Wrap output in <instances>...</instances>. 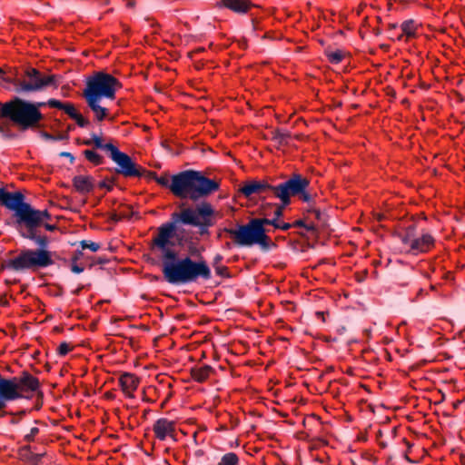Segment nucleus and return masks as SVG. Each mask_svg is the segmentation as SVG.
<instances>
[{
  "mask_svg": "<svg viewBox=\"0 0 465 465\" xmlns=\"http://www.w3.org/2000/svg\"><path fill=\"white\" fill-rule=\"evenodd\" d=\"M180 211L171 213L170 220L161 224L152 239V249L160 252L163 262H205L203 247L197 245L183 226L198 228L201 235L209 233L214 224L213 205L203 201L194 207L179 205Z\"/></svg>",
  "mask_w": 465,
  "mask_h": 465,
  "instance_id": "obj_1",
  "label": "nucleus"
},
{
  "mask_svg": "<svg viewBox=\"0 0 465 465\" xmlns=\"http://www.w3.org/2000/svg\"><path fill=\"white\" fill-rule=\"evenodd\" d=\"M220 183L203 174L202 172L185 170L171 175V193L177 198L197 203L218 191Z\"/></svg>",
  "mask_w": 465,
  "mask_h": 465,
  "instance_id": "obj_2",
  "label": "nucleus"
},
{
  "mask_svg": "<svg viewBox=\"0 0 465 465\" xmlns=\"http://www.w3.org/2000/svg\"><path fill=\"white\" fill-rule=\"evenodd\" d=\"M122 84L110 74L96 72L86 79L83 96L97 122L104 121L108 116V109L100 105L103 97L114 99L116 91Z\"/></svg>",
  "mask_w": 465,
  "mask_h": 465,
  "instance_id": "obj_3",
  "label": "nucleus"
},
{
  "mask_svg": "<svg viewBox=\"0 0 465 465\" xmlns=\"http://www.w3.org/2000/svg\"><path fill=\"white\" fill-rule=\"evenodd\" d=\"M161 271L164 282L174 287L198 284L212 279L208 263H161Z\"/></svg>",
  "mask_w": 465,
  "mask_h": 465,
  "instance_id": "obj_4",
  "label": "nucleus"
},
{
  "mask_svg": "<svg viewBox=\"0 0 465 465\" xmlns=\"http://www.w3.org/2000/svg\"><path fill=\"white\" fill-rule=\"evenodd\" d=\"M0 118H7L19 130L26 131L38 127L44 115L32 102L15 96L8 102L0 103Z\"/></svg>",
  "mask_w": 465,
  "mask_h": 465,
  "instance_id": "obj_5",
  "label": "nucleus"
},
{
  "mask_svg": "<svg viewBox=\"0 0 465 465\" xmlns=\"http://www.w3.org/2000/svg\"><path fill=\"white\" fill-rule=\"evenodd\" d=\"M254 225L250 220L246 224L237 223L234 228H225L224 232L236 246L251 247L257 244L265 252L276 247L275 243H267L261 234L262 231Z\"/></svg>",
  "mask_w": 465,
  "mask_h": 465,
  "instance_id": "obj_6",
  "label": "nucleus"
},
{
  "mask_svg": "<svg viewBox=\"0 0 465 465\" xmlns=\"http://www.w3.org/2000/svg\"><path fill=\"white\" fill-rule=\"evenodd\" d=\"M36 229L25 228V232H21V235L38 244V250H25L16 257L3 262H53L52 252L46 250L49 240L45 235H38Z\"/></svg>",
  "mask_w": 465,
  "mask_h": 465,
  "instance_id": "obj_7",
  "label": "nucleus"
},
{
  "mask_svg": "<svg viewBox=\"0 0 465 465\" xmlns=\"http://www.w3.org/2000/svg\"><path fill=\"white\" fill-rule=\"evenodd\" d=\"M310 185V181L299 173H292L285 182L274 185L273 196L280 199L283 206L291 203V197L303 193Z\"/></svg>",
  "mask_w": 465,
  "mask_h": 465,
  "instance_id": "obj_8",
  "label": "nucleus"
},
{
  "mask_svg": "<svg viewBox=\"0 0 465 465\" xmlns=\"http://www.w3.org/2000/svg\"><path fill=\"white\" fill-rule=\"evenodd\" d=\"M0 204L15 212V224L17 228L22 227L31 205L25 202V195L21 192L11 193L0 187Z\"/></svg>",
  "mask_w": 465,
  "mask_h": 465,
  "instance_id": "obj_9",
  "label": "nucleus"
},
{
  "mask_svg": "<svg viewBox=\"0 0 465 465\" xmlns=\"http://www.w3.org/2000/svg\"><path fill=\"white\" fill-rule=\"evenodd\" d=\"M27 81L15 80V90L21 92H36L49 85H56L54 74L44 75L35 68H29L25 72Z\"/></svg>",
  "mask_w": 465,
  "mask_h": 465,
  "instance_id": "obj_10",
  "label": "nucleus"
},
{
  "mask_svg": "<svg viewBox=\"0 0 465 465\" xmlns=\"http://www.w3.org/2000/svg\"><path fill=\"white\" fill-rule=\"evenodd\" d=\"M112 161L117 165L115 172L124 177H143L144 168L136 164L131 156L115 147L109 154Z\"/></svg>",
  "mask_w": 465,
  "mask_h": 465,
  "instance_id": "obj_11",
  "label": "nucleus"
},
{
  "mask_svg": "<svg viewBox=\"0 0 465 465\" xmlns=\"http://www.w3.org/2000/svg\"><path fill=\"white\" fill-rule=\"evenodd\" d=\"M273 189L274 185L270 184L266 180H252L246 182L239 189V192L247 198L251 197L252 194H264V196H262V199H265L270 194L273 195Z\"/></svg>",
  "mask_w": 465,
  "mask_h": 465,
  "instance_id": "obj_12",
  "label": "nucleus"
},
{
  "mask_svg": "<svg viewBox=\"0 0 465 465\" xmlns=\"http://www.w3.org/2000/svg\"><path fill=\"white\" fill-rule=\"evenodd\" d=\"M50 263H1V271L8 273L5 282L8 284L16 283L19 279L12 277L11 274L15 272H23L31 270L33 272H39L42 267H45Z\"/></svg>",
  "mask_w": 465,
  "mask_h": 465,
  "instance_id": "obj_13",
  "label": "nucleus"
},
{
  "mask_svg": "<svg viewBox=\"0 0 465 465\" xmlns=\"http://www.w3.org/2000/svg\"><path fill=\"white\" fill-rule=\"evenodd\" d=\"M15 385V391L19 395V399L23 397V391H35L39 388V381L28 371H23L21 376L8 379Z\"/></svg>",
  "mask_w": 465,
  "mask_h": 465,
  "instance_id": "obj_14",
  "label": "nucleus"
},
{
  "mask_svg": "<svg viewBox=\"0 0 465 465\" xmlns=\"http://www.w3.org/2000/svg\"><path fill=\"white\" fill-rule=\"evenodd\" d=\"M51 213L45 210H37L30 205L23 226L25 228H38L42 226L44 223L51 220Z\"/></svg>",
  "mask_w": 465,
  "mask_h": 465,
  "instance_id": "obj_15",
  "label": "nucleus"
},
{
  "mask_svg": "<svg viewBox=\"0 0 465 465\" xmlns=\"http://www.w3.org/2000/svg\"><path fill=\"white\" fill-rule=\"evenodd\" d=\"M153 430L160 440H164L167 436L171 437L173 441L177 440L174 435L175 421L173 420H169L165 418L158 419L153 426Z\"/></svg>",
  "mask_w": 465,
  "mask_h": 465,
  "instance_id": "obj_16",
  "label": "nucleus"
},
{
  "mask_svg": "<svg viewBox=\"0 0 465 465\" xmlns=\"http://www.w3.org/2000/svg\"><path fill=\"white\" fill-rule=\"evenodd\" d=\"M433 243L434 240L432 236L429 233H424L420 237H415L410 242L407 252L414 255L426 252L430 250Z\"/></svg>",
  "mask_w": 465,
  "mask_h": 465,
  "instance_id": "obj_17",
  "label": "nucleus"
},
{
  "mask_svg": "<svg viewBox=\"0 0 465 465\" xmlns=\"http://www.w3.org/2000/svg\"><path fill=\"white\" fill-rule=\"evenodd\" d=\"M73 185L79 193L86 194L94 190V179L91 175H75Z\"/></svg>",
  "mask_w": 465,
  "mask_h": 465,
  "instance_id": "obj_18",
  "label": "nucleus"
},
{
  "mask_svg": "<svg viewBox=\"0 0 465 465\" xmlns=\"http://www.w3.org/2000/svg\"><path fill=\"white\" fill-rule=\"evenodd\" d=\"M123 391L128 397H134L133 392L137 389L139 379L132 373L124 372L119 379Z\"/></svg>",
  "mask_w": 465,
  "mask_h": 465,
  "instance_id": "obj_19",
  "label": "nucleus"
},
{
  "mask_svg": "<svg viewBox=\"0 0 465 465\" xmlns=\"http://www.w3.org/2000/svg\"><path fill=\"white\" fill-rule=\"evenodd\" d=\"M19 458L24 462L29 465H39L42 458L45 455V453H33L31 451V446L25 445L19 449L18 451Z\"/></svg>",
  "mask_w": 465,
  "mask_h": 465,
  "instance_id": "obj_20",
  "label": "nucleus"
},
{
  "mask_svg": "<svg viewBox=\"0 0 465 465\" xmlns=\"http://www.w3.org/2000/svg\"><path fill=\"white\" fill-rule=\"evenodd\" d=\"M222 4L237 14H245L252 6L251 0H222Z\"/></svg>",
  "mask_w": 465,
  "mask_h": 465,
  "instance_id": "obj_21",
  "label": "nucleus"
},
{
  "mask_svg": "<svg viewBox=\"0 0 465 465\" xmlns=\"http://www.w3.org/2000/svg\"><path fill=\"white\" fill-rule=\"evenodd\" d=\"M79 260H92V262H123V259H118L115 256H106L102 255L98 256L96 259H93L92 257H89L85 254V251L76 250L71 258L70 262H78Z\"/></svg>",
  "mask_w": 465,
  "mask_h": 465,
  "instance_id": "obj_22",
  "label": "nucleus"
},
{
  "mask_svg": "<svg viewBox=\"0 0 465 465\" xmlns=\"http://www.w3.org/2000/svg\"><path fill=\"white\" fill-rule=\"evenodd\" d=\"M214 370L210 365H203L202 367H193L191 369V376L197 382H204Z\"/></svg>",
  "mask_w": 465,
  "mask_h": 465,
  "instance_id": "obj_23",
  "label": "nucleus"
},
{
  "mask_svg": "<svg viewBox=\"0 0 465 465\" xmlns=\"http://www.w3.org/2000/svg\"><path fill=\"white\" fill-rule=\"evenodd\" d=\"M84 145H94L96 149H101L109 152L111 153L116 147L112 143H104L102 138L96 134H92L90 139H85L82 142Z\"/></svg>",
  "mask_w": 465,
  "mask_h": 465,
  "instance_id": "obj_24",
  "label": "nucleus"
},
{
  "mask_svg": "<svg viewBox=\"0 0 465 465\" xmlns=\"http://www.w3.org/2000/svg\"><path fill=\"white\" fill-rule=\"evenodd\" d=\"M47 104L49 107L63 110L72 119L78 113L74 105L71 103H63L59 100L51 98L47 101Z\"/></svg>",
  "mask_w": 465,
  "mask_h": 465,
  "instance_id": "obj_25",
  "label": "nucleus"
},
{
  "mask_svg": "<svg viewBox=\"0 0 465 465\" xmlns=\"http://www.w3.org/2000/svg\"><path fill=\"white\" fill-rule=\"evenodd\" d=\"M271 134V139L274 141L278 146L287 145L289 139L291 138V134L289 132H284L281 129L273 130Z\"/></svg>",
  "mask_w": 465,
  "mask_h": 465,
  "instance_id": "obj_26",
  "label": "nucleus"
},
{
  "mask_svg": "<svg viewBox=\"0 0 465 465\" xmlns=\"http://www.w3.org/2000/svg\"><path fill=\"white\" fill-rule=\"evenodd\" d=\"M252 223H254V226H257L261 231V234L263 237V239L266 241L267 243H273L271 238L266 233V229L264 228V225L270 224L271 225V220L267 218H253L251 220Z\"/></svg>",
  "mask_w": 465,
  "mask_h": 465,
  "instance_id": "obj_27",
  "label": "nucleus"
},
{
  "mask_svg": "<svg viewBox=\"0 0 465 465\" xmlns=\"http://www.w3.org/2000/svg\"><path fill=\"white\" fill-rule=\"evenodd\" d=\"M397 237L400 239V241L405 244V245H409L410 242L415 238L417 237L416 235V226L415 224H411L409 225L407 228H406V232L404 234L402 233H399L397 235Z\"/></svg>",
  "mask_w": 465,
  "mask_h": 465,
  "instance_id": "obj_28",
  "label": "nucleus"
},
{
  "mask_svg": "<svg viewBox=\"0 0 465 465\" xmlns=\"http://www.w3.org/2000/svg\"><path fill=\"white\" fill-rule=\"evenodd\" d=\"M15 390V385L8 379L0 376V399H6Z\"/></svg>",
  "mask_w": 465,
  "mask_h": 465,
  "instance_id": "obj_29",
  "label": "nucleus"
},
{
  "mask_svg": "<svg viewBox=\"0 0 465 465\" xmlns=\"http://www.w3.org/2000/svg\"><path fill=\"white\" fill-rule=\"evenodd\" d=\"M84 157L94 165H100L104 163V157L94 150H84L83 152Z\"/></svg>",
  "mask_w": 465,
  "mask_h": 465,
  "instance_id": "obj_30",
  "label": "nucleus"
},
{
  "mask_svg": "<svg viewBox=\"0 0 465 465\" xmlns=\"http://www.w3.org/2000/svg\"><path fill=\"white\" fill-rule=\"evenodd\" d=\"M402 34L406 35L408 37L415 36L416 25L415 22L412 19L404 21L401 25Z\"/></svg>",
  "mask_w": 465,
  "mask_h": 465,
  "instance_id": "obj_31",
  "label": "nucleus"
},
{
  "mask_svg": "<svg viewBox=\"0 0 465 465\" xmlns=\"http://www.w3.org/2000/svg\"><path fill=\"white\" fill-rule=\"evenodd\" d=\"M239 458L234 452L225 453L222 458L218 465H238Z\"/></svg>",
  "mask_w": 465,
  "mask_h": 465,
  "instance_id": "obj_32",
  "label": "nucleus"
},
{
  "mask_svg": "<svg viewBox=\"0 0 465 465\" xmlns=\"http://www.w3.org/2000/svg\"><path fill=\"white\" fill-rule=\"evenodd\" d=\"M17 399H19V395L15 392V390H13V392L11 393V395H8L6 397V399H0V417H3L5 414L15 415V413H13V412L2 411V410L6 407L7 402L17 400Z\"/></svg>",
  "mask_w": 465,
  "mask_h": 465,
  "instance_id": "obj_33",
  "label": "nucleus"
},
{
  "mask_svg": "<svg viewBox=\"0 0 465 465\" xmlns=\"http://www.w3.org/2000/svg\"><path fill=\"white\" fill-rule=\"evenodd\" d=\"M326 56L328 57L329 61L331 64H339L342 61L344 53L341 50H336L334 52L332 51H326L325 52Z\"/></svg>",
  "mask_w": 465,
  "mask_h": 465,
  "instance_id": "obj_34",
  "label": "nucleus"
},
{
  "mask_svg": "<svg viewBox=\"0 0 465 465\" xmlns=\"http://www.w3.org/2000/svg\"><path fill=\"white\" fill-rule=\"evenodd\" d=\"M213 267H214L216 275H218L222 278L232 277V274L229 272L228 268L226 266H223L222 263H213Z\"/></svg>",
  "mask_w": 465,
  "mask_h": 465,
  "instance_id": "obj_35",
  "label": "nucleus"
},
{
  "mask_svg": "<svg viewBox=\"0 0 465 465\" xmlns=\"http://www.w3.org/2000/svg\"><path fill=\"white\" fill-rule=\"evenodd\" d=\"M81 248L83 251L90 250L92 252H94L99 250L100 244L97 242H90V241H82L80 242Z\"/></svg>",
  "mask_w": 465,
  "mask_h": 465,
  "instance_id": "obj_36",
  "label": "nucleus"
},
{
  "mask_svg": "<svg viewBox=\"0 0 465 465\" xmlns=\"http://www.w3.org/2000/svg\"><path fill=\"white\" fill-rule=\"evenodd\" d=\"M155 182L163 186V187H165V188H168L170 190V186H171V176H169L167 173H164L161 176H157V178L155 179Z\"/></svg>",
  "mask_w": 465,
  "mask_h": 465,
  "instance_id": "obj_37",
  "label": "nucleus"
},
{
  "mask_svg": "<svg viewBox=\"0 0 465 465\" xmlns=\"http://www.w3.org/2000/svg\"><path fill=\"white\" fill-rule=\"evenodd\" d=\"M15 80L13 77L6 74V73L0 68V84L6 87L4 84H13L15 85Z\"/></svg>",
  "mask_w": 465,
  "mask_h": 465,
  "instance_id": "obj_38",
  "label": "nucleus"
},
{
  "mask_svg": "<svg viewBox=\"0 0 465 465\" xmlns=\"http://www.w3.org/2000/svg\"><path fill=\"white\" fill-rule=\"evenodd\" d=\"M292 224V227H304L308 232H314L316 231V226L313 223L305 224L302 220H298Z\"/></svg>",
  "mask_w": 465,
  "mask_h": 465,
  "instance_id": "obj_39",
  "label": "nucleus"
},
{
  "mask_svg": "<svg viewBox=\"0 0 465 465\" xmlns=\"http://www.w3.org/2000/svg\"><path fill=\"white\" fill-rule=\"evenodd\" d=\"M80 127H86L89 125L90 122L85 119L81 114L77 113L75 116L73 118Z\"/></svg>",
  "mask_w": 465,
  "mask_h": 465,
  "instance_id": "obj_40",
  "label": "nucleus"
},
{
  "mask_svg": "<svg viewBox=\"0 0 465 465\" xmlns=\"http://www.w3.org/2000/svg\"><path fill=\"white\" fill-rule=\"evenodd\" d=\"M39 433V429L37 427L31 428L29 433H27L24 440L27 442H31L35 440V437Z\"/></svg>",
  "mask_w": 465,
  "mask_h": 465,
  "instance_id": "obj_41",
  "label": "nucleus"
},
{
  "mask_svg": "<svg viewBox=\"0 0 465 465\" xmlns=\"http://www.w3.org/2000/svg\"><path fill=\"white\" fill-rule=\"evenodd\" d=\"M71 350L72 348L69 346V344L64 341L58 347L57 352L60 356H65Z\"/></svg>",
  "mask_w": 465,
  "mask_h": 465,
  "instance_id": "obj_42",
  "label": "nucleus"
},
{
  "mask_svg": "<svg viewBox=\"0 0 465 465\" xmlns=\"http://www.w3.org/2000/svg\"><path fill=\"white\" fill-rule=\"evenodd\" d=\"M70 270L74 273H81L86 270L83 263H70Z\"/></svg>",
  "mask_w": 465,
  "mask_h": 465,
  "instance_id": "obj_43",
  "label": "nucleus"
},
{
  "mask_svg": "<svg viewBox=\"0 0 465 465\" xmlns=\"http://www.w3.org/2000/svg\"><path fill=\"white\" fill-rule=\"evenodd\" d=\"M0 133L5 138H14L15 135L9 130L6 125L0 124Z\"/></svg>",
  "mask_w": 465,
  "mask_h": 465,
  "instance_id": "obj_44",
  "label": "nucleus"
},
{
  "mask_svg": "<svg viewBox=\"0 0 465 465\" xmlns=\"http://www.w3.org/2000/svg\"><path fill=\"white\" fill-rule=\"evenodd\" d=\"M311 212H312L315 215V218L321 222L322 224L325 223V213H322L320 210L318 209H315V208H312V210H310Z\"/></svg>",
  "mask_w": 465,
  "mask_h": 465,
  "instance_id": "obj_45",
  "label": "nucleus"
},
{
  "mask_svg": "<svg viewBox=\"0 0 465 465\" xmlns=\"http://www.w3.org/2000/svg\"><path fill=\"white\" fill-rule=\"evenodd\" d=\"M40 135L45 141H52V142L59 141V139L57 138V135L51 134L45 131L40 132Z\"/></svg>",
  "mask_w": 465,
  "mask_h": 465,
  "instance_id": "obj_46",
  "label": "nucleus"
},
{
  "mask_svg": "<svg viewBox=\"0 0 465 465\" xmlns=\"http://www.w3.org/2000/svg\"><path fill=\"white\" fill-rule=\"evenodd\" d=\"M297 196H300L302 202L310 203L312 201V196L307 192L303 190V193H299Z\"/></svg>",
  "mask_w": 465,
  "mask_h": 465,
  "instance_id": "obj_47",
  "label": "nucleus"
},
{
  "mask_svg": "<svg viewBox=\"0 0 465 465\" xmlns=\"http://www.w3.org/2000/svg\"><path fill=\"white\" fill-rule=\"evenodd\" d=\"M143 176H145L149 180H154L157 178V174L154 172L148 171L144 168V173H143Z\"/></svg>",
  "mask_w": 465,
  "mask_h": 465,
  "instance_id": "obj_48",
  "label": "nucleus"
},
{
  "mask_svg": "<svg viewBox=\"0 0 465 465\" xmlns=\"http://www.w3.org/2000/svg\"><path fill=\"white\" fill-rule=\"evenodd\" d=\"M286 206H283V203H281V205H279L275 212H274V216L276 218H280L283 215V209L285 208Z\"/></svg>",
  "mask_w": 465,
  "mask_h": 465,
  "instance_id": "obj_49",
  "label": "nucleus"
},
{
  "mask_svg": "<svg viewBox=\"0 0 465 465\" xmlns=\"http://www.w3.org/2000/svg\"><path fill=\"white\" fill-rule=\"evenodd\" d=\"M98 186L103 189H106L107 191H111L113 189V185L107 183L106 180H104L98 183Z\"/></svg>",
  "mask_w": 465,
  "mask_h": 465,
  "instance_id": "obj_50",
  "label": "nucleus"
},
{
  "mask_svg": "<svg viewBox=\"0 0 465 465\" xmlns=\"http://www.w3.org/2000/svg\"><path fill=\"white\" fill-rule=\"evenodd\" d=\"M292 227V223H280L279 226L276 229H281L282 231H287Z\"/></svg>",
  "mask_w": 465,
  "mask_h": 465,
  "instance_id": "obj_51",
  "label": "nucleus"
},
{
  "mask_svg": "<svg viewBox=\"0 0 465 465\" xmlns=\"http://www.w3.org/2000/svg\"><path fill=\"white\" fill-rule=\"evenodd\" d=\"M59 155H60L61 157H66V158H69V160H70V163H73L74 162V155H73L71 153H69V152H62V153H60V154H59Z\"/></svg>",
  "mask_w": 465,
  "mask_h": 465,
  "instance_id": "obj_52",
  "label": "nucleus"
},
{
  "mask_svg": "<svg viewBox=\"0 0 465 465\" xmlns=\"http://www.w3.org/2000/svg\"><path fill=\"white\" fill-rule=\"evenodd\" d=\"M147 277L150 278L151 282H164V281L163 279V275L159 276V275L148 274Z\"/></svg>",
  "mask_w": 465,
  "mask_h": 465,
  "instance_id": "obj_53",
  "label": "nucleus"
},
{
  "mask_svg": "<svg viewBox=\"0 0 465 465\" xmlns=\"http://www.w3.org/2000/svg\"><path fill=\"white\" fill-rule=\"evenodd\" d=\"M124 215H118L117 213H114L111 214V221L114 222V223H117L119 222L122 218H124Z\"/></svg>",
  "mask_w": 465,
  "mask_h": 465,
  "instance_id": "obj_54",
  "label": "nucleus"
},
{
  "mask_svg": "<svg viewBox=\"0 0 465 465\" xmlns=\"http://www.w3.org/2000/svg\"><path fill=\"white\" fill-rule=\"evenodd\" d=\"M57 138L59 141H67L69 139L68 133L65 132L64 134H57Z\"/></svg>",
  "mask_w": 465,
  "mask_h": 465,
  "instance_id": "obj_55",
  "label": "nucleus"
},
{
  "mask_svg": "<svg viewBox=\"0 0 465 465\" xmlns=\"http://www.w3.org/2000/svg\"><path fill=\"white\" fill-rule=\"evenodd\" d=\"M47 231L53 232L56 229V225L44 223L43 224Z\"/></svg>",
  "mask_w": 465,
  "mask_h": 465,
  "instance_id": "obj_56",
  "label": "nucleus"
},
{
  "mask_svg": "<svg viewBox=\"0 0 465 465\" xmlns=\"http://www.w3.org/2000/svg\"><path fill=\"white\" fill-rule=\"evenodd\" d=\"M34 106L40 111V108L45 106V105H48L47 104V102H35V103H33Z\"/></svg>",
  "mask_w": 465,
  "mask_h": 465,
  "instance_id": "obj_57",
  "label": "nucleus"
},
{
  "mask_svg": "<svg viewBox=\"0 0 465 465\" xmlns=\"http://www.w3.org/2000/svg\"><path fill=\"white\" fill-rule=\"evenodd\" d=\"M85 286L84 285H80L78 286V288H76L75 290H74L72 292L73 294L74 295H79L80 292L84 288Z\"/></svg>",
  "mask_w": 465,
  "mask_h": 465,
  "instance_id": "obj_58",
  "label": "nucleus"
},
{
  "mask_svg": "<svg viewBox=\"0 0 465 465\" xmlns=\"http://www.w3.org/2000/svg\"><path fill=\"white\" fill-rule=\"evenodd\" d=\"M278 219L279 218H274L272 220H271V225H272L274 228L278 227L279 226V222H278Z\"/></svg>",
  "mask_w": 465,
  "mask_h": 465,
  "instance_id": "obj_59",
  "label": "nucleus"
},
{
  "mask_svg": "<svg viewBox=\"0 0 465 465\" xmlns=\"http://www.w3.org/2000/svg\"><path fill=\"white\" fill-rule=\"evenodd\" d=\"M315 314H316V316L318 318H321L323 322L325 321V317H324L325 312H316Z\"/></svg>",
  "mask_w": 465,
  "mask_h": 465,
  "instance_id": "obj_60",
  "label": "nucleus"
},
{
  "mask_svg": "<svg viewBox=\"0 0 465 465\" xmlns=\"http://www.w3.org/2000/svg\"><path fill=\"white\" fill-rule=\"evenodd\" d=\"M18 422H19V420H18V419H12V420H10V423H11V424H14V425L17 424Z\"/></svg>",
  "mask_w": 465,
  "mask_h": 465,
  "instance_id": "obj_61",
  "label": "nucleus"
},
{
  "mask_svg": "<svg viewBox=\"0 0 465 465\" xmlns=\"http://www.w3.org/2000/svg\"><path fill=\"white\" fill-rule=\"evenodd\" d=\"M25 413H26V411H25V410H23V411H20L17 413V415H19L20 417H22V416L25 415Z\"/></svg>",
  "mask_w": 465,
  "mask_h": 465,
  "instance_id": "obj_62",
  "label": "nucleus"
},
{
  "mask_svg": "<svg viewBox=\"0 0 465 465\" xmlns=\"http://www.w3.org/2000/svg\"><path fill=\"white\" fill-rule=\"evenodd\" d=\"M384 218V216L381 213L377 214V220L381 221Z\"/></svg>",
  "mask_w": 465,
  "mask_h": 465,
  "instance_id": "obj_63",
  "label": "nucleus"
},
{
  "mask_svg": "<svg viewBox=\"0 0 465 465\" xmlns=\"http://www.w3.org/2000/svg\"><path fill=\"white\" fill-rule=\"evenodd\" d=\"M460 461L463 465H465V455L460 456Z\"/></svg>",
  "mask_w": 465,
  "mask_h": 465,
  "instance_id": "obj_64",
  "label": "nucleus"
}]
</instances>
